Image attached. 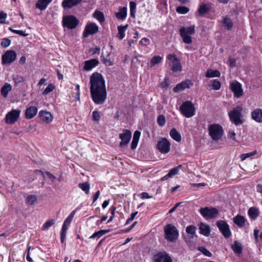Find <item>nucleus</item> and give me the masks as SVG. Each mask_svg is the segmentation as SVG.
<instances>
[{
	"label": "nucleus",
	"instance_id": "57",
	"mask_svg": "<svg viewBox=\"0 0 262 262\" xmlns=\"http://www.w3.org/2000/svg\"><path fill=\"white\" fill-rule=\"evenodd\" d=\"M140 135H141V133L140 132L138 131V130H136L134 134V136H133V140L134 141H139V138H140Z\"/></svg>",
	"mask_w": 262,
	"mask_h": 262
},
{
	"label": "nucleus",
	"instance_id": "9",
	"mask_svg": "<svg viewBox=\"0 0 262 262\" xmlns=\"http://www.w3.org/2000/svg\"><path fill=\"white\" fill-rule=\"evenodd\" d=\"M167 59L170 61L169 65L171 66V70L173 72H180L182 71L181 63L175 54H170L168 55Z\"/></svg>",
	"mask_w": 262,
	"mask_h": 262
},
{
	"label": "nucleus",
	"instance_id": "8",
	"mask_svg": "<svg viewBox=\"0 0 262 262\" xmlns=\"http://www.w3.org/2000/svg\"><path fill=\"white\" fill-rule=\"evenodd\" d=\"M78 23L79 20L74 15H67L63 17L62 24L64 27L73 29L77 27Z\"/></svg>",
	"mask_w": 262,
	"mask_h": 262
},
{
	"label": "nucleus",
	"instance_id": "42",
	"mask_svg": "<svg viewBox=\"0 0 262 262\" xmlns=\"http://www.w3.org/2000/svg\"><path fill=\"white\" fill-rule=\"evenodd\" d=\"M162 60V57L156 55L154 56L150 61V66L153 67L157 64H158L161 62Z\"/></svg>",
	"mask_w": 262,
	"mask_h": 262
},
{
	"label": "nucleus",
	"instance_id": "13",
	"mask_svg": "<svg viewBox=\"0 0 262 262\" xmlns=\"http://www.w3.org/2000/svg\"><path fill=\"white\" fill-rule=\"evenodd\" d=\"M16 58V54L15 51L8 50L2 56V64L9 65L14 61Z\"/></svg>",
	"mask_w": 262,
	"mask_h": 262
},
{
	"label": "nucleus",
	"instance_id": "33",
	"mask_svg": "<svg viewBox=\"0 0 262 262\" xmlns=\"http://www.w3.org/2000/svg\"><path fill=\"white\" fill-rule=\"evenodd\" d=\"M127 15L126 7H122L119 9V11L116 13V16L117 18L121 20L124 19Z\"/></svg>",
	"mask_w": 262,
	"mask_h": 262
},
{
	"label": "nucleus",
	"instance_id": "45",
	"mask_svg": "<svg viewBox=\"0 0 262 262\" xmlns=\"http://www.w3.org/2000/svg\"><path fill=\"white\" fill-rule=\"evenodd\" d=\"M130 6V14L131 17H135L136 9V4L134 2H130L129 3Z\"/></svg>",
	"mask_w": 262,
	"mask_h": 262
},
{
	"label": "nucleus",
	"instance_id": "64",
	"mask_svg": "<svg viewBox=\"0 0 262 262\" xmlns=\"http://www.w3.org/2000/svg\"><path fill=\"white\" fill-rule=\"evenodd\" d=\"M256 190L257 192L262 193V185L261 184H257L256 185Z\"/></svg>",
	"mask_w": 262,
	"mask_h": 262
},
{
	"label": "nucleus",
	"instance_id": "36",
	"mask_svg": "<svg viewBox=\"0 0 262 262\" xmlns=\"http://www.w3.org/2000/svg\"><path fill=\"white\" fill-rule=\"evenodd\" d=\"M12 89L11 85L7 83H6L1 89V94L5 97L8 96V94Z\"/></svg>",
	"mask_w": 262,
	"mask_h": 262
},
{
	"label": "nucleus",
	"instance_id": "18",
	"mask_svg": "<svg viewBox=\"0 0 262 262\" xmlns=\"http://www.w3.org/2000/svg\"><path fill=\"white\" fill-rule=\"evenodd\" d=\"M16 121V110L13 109L8 112L5 117V122L8 124H14Z\"/></svg>",
	"mask_w": 262,
	"mask_h": 262
},
{
	"label": "nucleus",
	"instance_id": "63",
	"mask_svg": "<svg viewBox=\"0 0 262 262\" xmlns=\"http://www.w3.org/2000/svg\"><path fill=\"white\" fill-rule=\"evenodd\" d=\"M30 249V247H28V248H27V255L26 259L29 262H33V261L32 259L30 256V254H29Z\"/></svg>",
	"mask_w": 262,
	"mask_h": 262
},
{
	"label": "nucleus",
	"instance_id": "17",
	"mask_svg": "<svg viewBox=\"0 0 262 262\" xmlns=\"http://www.w3.org/2000/svg\"><path fill=\"white\" fill-rule=\"evenodd\" d=\"M192 85L193 83L191 82L190 80H187L185 81H183L180 83L178 84L175 87H174L173 89V91L175 93H178L183 91L185 89L190 88V86H192Z\"/></svg>",
	"mask_w": 262,
	"mask_h": 262
},
{
	"label": "nucleus",
	"instance_id": "54",
	"mask_svg": "<svg viewBox=\"0 0 262 262\" xmlns=\"http://www.w3.org/2000/svg\"><path fill=\"white\" fill-rule=\"evenodd\" d=\"M93 120L95 121H99L100 119L99 112L97 111H94L92 113Z\"/></svg>",
	"mask_w": 262,
	"mask_h": 262
},
{
	"label": "nucleus",
	"instance_id": "35",
	"mask_svg": "<svg viewBox=\"0 0 262 262\" xmlns=\"http://www.w3.org/2000/svg\"><path fill=\"white\" fill-rule=\"evenodd\" d=\"M169 134L171 137L175 141L177 142L181 141V136L175 128L171 129L170 131Z\"/></svg>",
	"mask_w": 262,
	"mask_h": 262
},
{
	"label": "nucleus",
	"instance_id": "12",
	"mask_svg": "<svg viewBox=\"0 0 262 262\" xmlns=\"http://www.w3.org/2000/svg\"><path fill=\"white\" fill-rule=\"evenodd\" d=\"M157 149L162 154L168 153L170 149V143L167 139L162 138L157 143Z\"/></svg>",
	"mask_w": 262,
	"mask_h": 262
},
{
	"label": "nucleus",
	"instance_id": "7",
	"mask_svg": "<svg viewBox=\"0 0 262 262\" xmlns=\"http://www.w3.org/2000/svg\"><path fill=\"white\" fill-rule=\"evenodd\" d=\"M200 213L206 220L216 217L219 214V210L214 207H205L200 209Z\"/></svg>",
	"mask_w": 262,
	"mask_h": 262
},
{
	"label": "nucleus",
	"instance_id": "19",
	"mask_svg": "<svg viewBox=\"0 0 262 262\" xmlns=\"http://www.w3.org/2000/svg\"><path fill=\"white\" fill-rule=\"evenodd\" d=\"M83 0H63L61 5L64 9H71L80 4Z\"/></svg>",
	"mask_w": 262,
	"mask_h": 262
},
{
	"label": "nucleus",
	"instance_id": "56",
	"mask_svg": "<svg viewBox=\"0 0 262 262\" xmlns=\"http://www.w3.org/2000/svg\"><path fill=\"white\" fill-rule=\"evenodd\" d=\"M7 17V14L3 11L0 12V24H4Z\"/></svg>",
	"mask_w": 262,
	"mask_h": 262
},
{
	"label": "nucleus",
	"instance_id": "44",
	"mask_svg": "<svg viewBox=\"0 0 262 262\" xmlns=\"http://www.w3.org/2000/svg\"><path fill=\"white\" fill-rule=\"evenodd\" d=\"M209 11V8L206 4L202 5L198 9V12L200 15H203Z\"/></svg>",
	"mask_w": 262,
	"mask_h": 262
},
{
	"label": "nucleus",
	"instance_id": "43",
	"mask_svg": "<svg viewBox=\"0 0 262 262\" xmlns=\"http://www.w3.org/2000/svg\"><path fill=\"white\" fill-rule=\"evenodd\" d=\"M68 225L63 224L62 227L61 231L60 233V239L62 243H63L66 236V233L68 230Z\"/></svg>",
	"mask_w": 262,
	"mask_h": 262
},
{
	"label": "nucleus",
	"instance_id": "25",
	"mask_svg": "<svg viewBox=\"0 0 262 262\" xmlns=\"http://www.w3.org/2000/svg\"><path fill=\"white\" fill-rule=\"evenodd\" d=\"M181 167H182V165H180L174 168H173L169 171V172L166 175H165V176H164L163 177H162L161 178V180L165 181V180L168 179V178H171L172 176L176 175L178 173V172H179V170H180V169L181 168Z\"/></svg>",
	"mask_w": 262,
	"mask_h": 262
},
{
	"label": "nucleus",
	"instance_id": "4",
	"mask_svg": "<svg viewBox=\"0 0 262 262\" xmlns=\"http://www.w3.org/2000/svg\"><path fill=\"white\" fill-rule=\"evenodd\" d=\"M180 110L186 118H190L195 115V107L193 104L189 101L184 102L181 105Z\"/></svg>",
	"mask_w": 262,
	"mask_h": 262
},
{
	"label": "nucleus",
	"instance_id": "59",
	"mask_svg": "<svg viewBox=\"0 0 262 262\" xmlns=\"http://www.w3.org/2000/svg\"><path fill=\"white\" fill-rule=\"evenodd\" d=\"M229 65L231 67H234L236 66V60L234 58L230 57L229 59Z\"/></svg>",
	"mask_w": 262,
	"mask_h": 262
},
{
	"label": "nucleus",
	"instance_id": "26",
	"mask_svg": "<svg viewBox=\"0 0 262 262\" xmlns=\"http://www.w3.org/2000/svg\"><path fill=\"white\" fill-rule=\"evenodd\" d=\"M246 219L244 216L237 215L233 218L234 223L239 227H243L245 225Z\"/></svg>",
	"mask_w": 262,
	"mask_h": 262
},
{
	"label": "nucleus",
	"instance_id": "1",
	"mask_svg": "<svg viewBox=\"0 0 262 262\" xmlns=\"http://www.w3.org/2000/svg\"><path fill=\"white\" fill-rule=\"evenodd\" d=\"M90 83L92 100L96 104H103L107 97L103 77L101 74L95 72L90 77Z\"/></svg>",
	"mask_w": 262,
	"mask_h": 262
},
{
	"label": "nucleus",
	"instance_id": "10",
	"mask_svg": "<svg viewBox=\"0 0 262 262\" xmlns=\"http://www.w3.org/2000/svg\"><path fill=\"white\" fill-rule=\"evenodd\" d=\"M98 31L99 27L95 23L88 22L85 27L83 33V37L87 38L90 35L97 33Z\"/></svg>",
	"mask_w": 262,
	"mask_h": 262
},
{
	"label": "nucleus",
	"instance_id": "49",
	"mask_svg": "<svg viewBox=\"0 0 262 262\" xmlns=\"http://www.w3.org/2000/svg\"><path fill=\"white\" fill-rule=\"evenodd\" d=\"M54 220H51L46 222L42 227V230H46L55 224Z\"/></svg>",
	"mask_w": 262,
	"mask_h": 262
},
{
	"label": "nucleus",
	"instance_id": "32",
	"mask_svg": "<svg viewBox=\"0 0 262 262\" xmlns=\"http://www.w3.org/2000/svg\"><path fill=\"white\" fill-rule=\"evenodd\" d=\"M197 230V228L194 225H189L186 228V232L189 235H190V237L191 238H193L194 237H197L196 235V231Z\"/></svg>",
	"mask_w": 262,
	"mask_h": 262
},
{
	"label": "nucleus",
	"instance_id": "61",
	"mask_svg": "<svg viewBox=\"0 0 262 262\" xmlns=\"http://www.w3.org/2000/svg\"><path fill=\"white\" fill-rule=\"evenodd\" d=\"M140 197L141 199H149V198H151L152 196L149 195L148 193L144 192H142L140 194Z\"/></svg>",
	"mask_w": 262,
	"mask_h": 262
},
{
	"label": "nucleus",
	"instance_id": "21",
	"mask_svg": "<svg viewBox=\"0 0 262 262\" xmlns=\"http://www.w3.org/2000/svg\"><path fill=\"white\" fill-rule=\"evenodd\" d=\"M252 119L258 123H262V109L256 108L251 113Z\"/></svg>",
	"mask_w": 262,
	"mask_h": 262
},
{
	"label": "nucleus",
	"instance_id": "39",
	"mask_svg": "<svg viewBox=\"0 0 262 262\" xmlns=\"http://www.w3.org/2000/svg\"><path fill=\"white\" fill-rule=\"evenodd\" d=\"M93 16L96 18L100 23H103L105 20L103 13L99 11H95L93 13Z\"/></svg>",
	"mask_w": 262,
	"mask_h": 262
},
{
	"label": "nucleus",
	"instance_id": "41",
	"mask_svg": "<svg viewBox=\"0 0 262 262\" xmlns=\"http://www.w3.org/2000/svg\"><path fill=\"white\" fill-rule=\"evenodd\" d=\"M110 231V230H99L98 232H95L93 234H92L90 237V238H94L95 237L99 238L104 234L109 232Z\"/></svg>",
	"mask_w": 262,
	"mask_h": 262
},
{
	"label": "nucleus",
	"instance_id": "16",
	"mask_svg": "<svg viewBox=\"0 0 262 262\" xmlns=\"http://www.w3.org/2000/svg\"><path fill=\"white\" fill-rule=\"evenodd\" d=\"M155 262H172V260L166 252H162L155 256Z\"/></svg>",
	"mask_w": 262,
	"mask_h": 262
},
{
	"label": "nucleus",
	"instance_id": "2",
	"mask_svg": "<svg viewBox=\"0 0 262 262\" xmlns=\"http://www.w3.org/2000/svg\"><path fill=\"white\" fill-rule=\"evenodd\" d=\"M179 33L183 42L186 44H190L192 42L191 35L195 33V27L194 26L187 27L181 26Z\"/></svg>",
	"mask_w": 262,
	"mask_h": 262
},
{
	"label": "nucleus",
	"instance_id": "47",
	"mask_svg": "<svg viewBox=\"0 0 262 262\" xmlns=\"http://www.w3.org/2000/svg\"><path fill=\"white\" fill-rule=\"evenodd\" d=\"M256 154H257V151L256 150H255L251 152L242 154L240 156V158H241V159L242 161H244L248 158H249L255 155Z\"/></svg>",
	"mask_w": 262,
	"mask_h": 262
},
{
	"label": "nucleus",
	"instance_id": "58",
	"mask_svg": "<svg viewBox=\"0 0 262 262\" xmlns=\"http://www.w3.org/2000/svg\"><path fill=\"white\" fill-rule=\"evenodd\" d=\"M45 174H46L48 178L51 180L52 182H54L56 179V178L55 176L52 174L51 173L48 171H46L45 172Z\"/></svg>",
	"mask_w": 262,
	"mask_h": 262
},
{
	"label": "nucleus",
	"instance_id": "27",
	"mask_svg": "<svg viewBox=\"0 0 262 262\" xmlns=\"http://www.w3.org/2000/svg\"><path fill=\"white\" fill-rule=\"evenodd\" d=\"M231 249L236 254H241L243 251V246L241 243L238 241H234L231 246Z\"/></svg>",
	"mask_w": 262,
	"mask_h": 262
},
{
	"label": "nucleus",
	"instance_id": "52",
	"mask_svg": "<svg viewBox=\"0 0 262 262\" xmlns=\"http://www.w3.org/2000/svg\"><path fill=\"white\" fill-rule=\"evenodd\" d=\"M198 250L205 256H207L208 257H211L212 256L211 253L206 248L203 247H199Z\"/></svg>",
	"mask_w": 262,
	"mask_h": 262
},
{
	"label": "nucleus",
	"instance_id": "34",
	"mask_svg": "<svg viewBox=\"0 0 262 262\" xmlns=\"http://www.w3.org/2000/svg\"><path fill=\"white\" fill-rule=\"evenodd\" d=\"M128 25L125 26H119L118 27V33L117 34V37L122 40L125 36V31L128 27Z\"/></svg>",
	"mask_w": 262,
	"mask_h": 262
},
{
	"label": "nucleus",
	"instance_id": "22",
	"mask_svg": "<svg viewBox=\"0 0 262 262\" xmlns=\"http://www.w3.org/2000/svg\"><path fill=\"white\" fill-rule=\"evenodd\" d=\"M199 228L200 234L206 236H209L210 233V228L209 225L204 223H201L199 225Z\"/></svg>",
	"mask_w": 262,
	"mask_h": 262
},
{
	"label": "nucleus",
	"instance_id": "6",
	"mask_svg": "<svg viewBox=\"0 0 262 262\" xmlns=\"http://www.w3.org/2000/svg\"><path fill=\"white\" fill-rule=\"evenodd\" d=\"M209 134L214 141L221 139L223 135V127L217 124H211L208 127Z\"/></svg>",
	"mask_w": 262,
	"mask_h": 262
},
{
	"label": "nucleus",
	"instance_id": "14",
	"mask_svg": "<svg viewBox=\"0 0 262 262\" xmlns=\"http://www.w3.org/2000/svg\"><path fill=\"white\" fill-rule=\"evenodd\" d=\"M132 132L128 129H123V133L119 134V138L121 139L120 146L124 147L126 146L130 140Z\"/></svg>",
	"mask_w": 262,
	"mask_h": 262
},
{
	"label": "nucleus",
	"instance_id": "30",
	"mask_svg": "<svg viewBox=\"0 0 262 262\" xmlns=\"http://www.w3.org/2000/svg\"><path fill=\"white\" fill-rule=\"evenodd\" d=\"M51 0H38L36 3V7L40 10H45Z\"/></svg>",
	"mask_w": 262,
	"mask_h": 262
},
{
	"label": "nucleus",
	"instance_id": "60",
	"mask_svg": "<svg viewBox=\"0 0 262 262\" xmlns=\"http://www.w3.org/2000/svg\"><path fill=\"white\" fill-rule=\"evenodd\" d=\"M236 134L232 130H230L228 133V137L233 140H235Z\"/></svg>",
	"mask_w": 262,
	"mask_h": 262
},
{
	"label": "nucleus",
	"instance_id": "24",
	"mask_svg": "<svg viewBox=\"0 0 262 262\" xmlns=\"http://www.w3.org/2000/svg\"><path fill=\"white\" fill-rule=\"evenodd\" d=\"M37 108L34 106H31L27 108L25 115L27 119H32L33 118L37 113Z\"/></svg>",
	"mask_w": 262,
	"mask_h": 262
},
{
	"label": "nucleus",
	"instance_id": "53",
	"mask_svg": "<svg viewBox=\"0 0 262 262\" xmlns=\"http://www.w3.org/2000/svg\"><path fill=\"white\" fill-rule=\"evenodd\" d=\"M11 41L8 38H3L1 41V46L4 48H7L10 45Z\"/></svg>",
	"mask_w": 262,
	"mask_h": 262
},
{
	"label": "nucleus",
	"instance_id": "50",
	"mask_svg": "<svg viewBox=\"0 0 262 262\" xmlns=\"http://www.w3.org/2000/svg\"><path fill=\"white\" fill-rule=\"evenodd\" d=\"M221 86V82L217 80H213L212 81V88L214 90H219Z\"/></svg>",
	"mask_w": 262,
	"mask_h": 262
},
{
	"label": "nucleus",
	"instance_id": "29",
	"mask_svg": "<svg viewBox=\"0 0 262 262\" xmlns=\"http://www.w3.org/2000/svg\"><path fill=\"white\" fill-rule=\"evenodd\" d=\"M222 24L224 28L227 30H230L233 27V23L231 19L227 16L225 17L222 20Z\"/></svg>",
	"mask_w": 262,
	"mask_h": 262
},
{
	"label": "nucleus",
	"instance_id": "28",
	"mask_svg": "<svg viewBox=\"0 0 262 262\" xmlns=\"http://www.w3.org/2000/svg\"><path fill=\"white\" fill-rule=\"evenodd\" d=\"M248 213L251 219L255 220L259 215V212L257 208L252 207L249 209Z\"/></svg>",
	"mask_w": 262,
	"mask_h": 262
},
{
	"label": "nucleus",
	"instance_id": "51",
	"mask_svg": "<svg viewBox=\"0 0 262 262\" xmlns=\"http://www.w3.org/2000/svg\"><path fill=\"white\" fill-rule=\"evenodd\" d=\"M55 89V86L52 84H50L48 85V86L45 89V90L42 92L43 95H46L49 93L51 92Z\"/></svg>",
	"mask_w": 262,
	"mask_h": 262
},
{
	"label": "nucleus",
	"instance_id": "37",
	"mask_svg": "<svg viewBox=\"0 0 262 262\" xmlns=\"http://www.w3.org/2000/svg\"><path fill=\"white\" fill-rule=\"evenodd\" d=\"M114 56V53H112L111 52H110L106 57H103V62L104 64H105L107 66H111L113 64V63L112 61V59H113V57Z\"/></svg>",
	"mask_w": 262,
	"mask_h": 262
},
{
	"label": "nucleus",
	"instance_id": "31",
	"mask_svg": "<svg viewBox=\"0 0 262 262\" xmlns=\"http://www.w3.org/2000/svg\"><path fill=\"white\" fill-rule=\"evenodd\" d=\"M220 75V72L218 70L209 69L207 70L205 76L207 78L219 77Z\"/></svg>",
	"mask_w": 262,
	"mask_h": 262
},
{
	"label": "nucleus",
	"instance_id": "46",
	"mask_svg": "<svg viewBox=\"0 0 262 262\" xmlns=\"http://www.w3.org/2000/svg\"><path fill=\"white\" fill-rule=\"evenodd\" d=\"M189 11V9L186 6H179L176 8V11L180 14H186Z\"/></svg>",
	"mask_w": 262,
	"mask_h": 262
},
{
	"label": "nucleus",
	"instance_id": "5",
	"mask_svg": "<svg viewBox=\"0 0 262 262\" xmlns=\"http://www.w3.org/2000/svg\"><path fill=\"white\" fill-rule=\"evenodd\" d=\"M242 110L243 107L242 106L238 105L228 113L231 121L236 125L243 123L241 119Z\"/></svg>",
	"mask_w": 262,
	"mask_h": 262
},
{
	"label": "nucleus",
	"instance_id": "48",
	"mask_svg": "<svg viewBox=\"0 0 262 262\" xmlns=\"http://www.w3.org/2000/svg\"><path fill=\"white\" fill-rule=\"evenodd\" d=\"M166 119L164 116L159 115L157 118V123L160 126H163L165 124Z\"/></svg>",
	"mask_w": 262,
	"mask_h": 262
},
{
	"label": "nucleus",
	"instance_id": "38",
	"mask_svg": "<svg viewBox=\"0 0 262 262\" xmlns=\"http://www.w3.org/2000/svg\"><path fill=\"white\" fill-rule=\"evenodd\" d=\"M37 201V198L35 195H29L26 200V204L29 206L34 205Z\"/></svg>",
	"mask_w": 262,
	"mask_h": 262
},
{
	"label": "nucleus",
	"instance_id": "3",
	"mask_svg": "<svg viewBox=\"0 0 262 262\" xmlns=\"http://www.w3.org/2000/svg\"><path fill=\"white\" fill-rule=\"evenodd\" d=\"M165 238L168 241H175L179 236V232L175 226L168 224L164 227Z\"/></svg>",
	"mask_w": 262,
	"mask_h": 262
},
{
	"label": "nucleus",
	"instance_id": "11",
	"mask_svg": "<svg viewBox=\"0 0 262 262\" xmlns=\"http://www.w3.org/2000/svg\"><path fill=\"white\" fill-rule=\"evenodd\" d=\"M216 226L223 236L226 238L229 237L231 235V232L228 224L226 221L220 220L216 222Z\"/></svg>",
	"mask_w": 262,
	"mask_h": 262
},
{
	"label": "nucleus",
	"instance_id": "40",
	"mask_svg": "<svg viewBox=\"0 0 262 262\" xmlns=\"http://www.w3.org/2000/svg\"><path fill=\"white\" fill-rule=\"evenodd\" d=\"M78 186L83 191H84L86 194L89 193V190H90V185L89 182H86L82 183H79L78 184Z\"/></svg>",
	"mask_w": 262,
	"mask_h": 262
},
{
	"label": "nucleus",
	"instance_id": "23",
	"mask_svg": "<svg viewBox=\"0 0 262 262\" xmlns=\"http://www.w3.org/2000/svg\"><path fill=\"white\" fill-rule=\"evenodd\" d=\"M39 116L41 120L47 123L51 122L53 120L52 115L47 111H41L39 113Z\"/></svg>",
	"mask_w": 262,
	"mask_h": 262
},
{
	"label": "nucleus",
	"instance_id": "20",
	"mask_svg": "<svg viewBox=\"0 0 262 262\" xmlns=\"http://www.w3.org/2000/svg\"><path fill=\"white\" fill-rule=\"evenodd\" d=\"M99 64V61L96 59H92L86 60L84 62L83 69L85 71H90L93 68L95 67Z\"/></svg>",
	"mask_w": 262,
	"mask_h": 262
},
{
	"label": "nucleus",
	"instance_id": "55",
	"mask_svg": "<svg viewBox=\"0 0 262 262\" xmlns=\"http://www.w3.org/2000/svg\"><path fill=\"white\" fill-rule=\"evenodd\" d=\"M169 84V80L168 78H165L164 80L161 83V86L162 88H167Z\"/></svg>",
	"mask_w": 262,
	"mask_h": 262
},
{
	"label": "nucleus",
	"instance_id": "62",
	"mask_svg": "<svg viewBox=\"0 0 262 262\" xmlns=\"http://www.w3.org/2000/svg\"><path fill=\"white\" fill-rule=\"evenodd\" d=\"M28 33H26V31L23 30H17V35H19L22 36H27L28 35Z\"/></svg>",
	"mask_w": 262,
	"mask_h": 262
},
{
	"label": "nucleus",
	"instance_id": "15",
	"mask_svg": "<svg viewBox=\"0 0 262 262\" xmlns=\"http://www.w3.org/2000/svg\"><path fill=\"white\" fill-rule=\"evenodd\" d=\"M230 87L234 94V95L237 97H241L243 94V91L242 85L237 81L232 82L230 84Z\"/></svg>",
	"mask_w": 262,
	"mask_h": 262
}]
</instances>
